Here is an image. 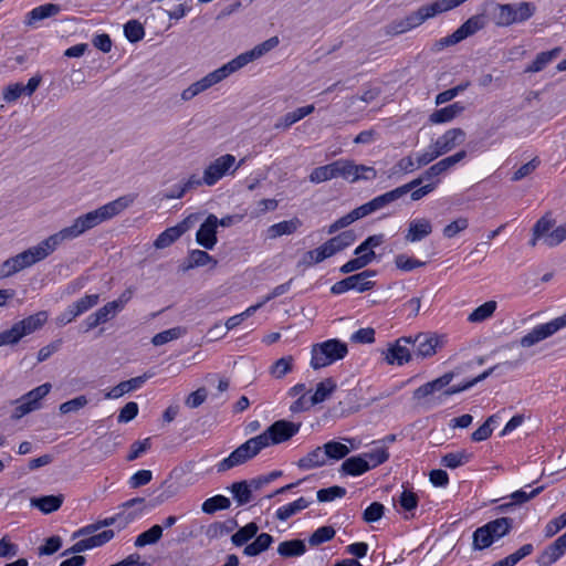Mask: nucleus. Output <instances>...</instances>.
I'll list each match as a JSON object with an SVG mask.
<instances>
[{"instance_id":"4468645a","label":"nucleus","mask_w":566,"mask_h":566,"mask_svg":"<svg viewBox=\"0 0 566 566\" xmlns=\"http://www.w3.org/2000/svg\"><path fill=\"white\" fill-rule=\"evenodd\" d=\"M52 386L49 382L42 384L30 390L17 400V407L13 411V418L20 419L25 415L41 408V400L49 395Z\"/></svg>"},{"instance_id":"6e6552de","label":"nucleus","mask_w":566,"mask_h":566,"mask_svg":"<svg viewBox=\"0 0 566 566\" xmlns=\"http://www.w3.org/2000/svg\"><path fill=\"white\" fill-rule=\"evenodd\" d=\"M232 73L233 71L231 70L230 65L226 63L221 67L208 73L206 76L185 88L181 92L180 97L184 102L191 101L193 97L207 91L211 86L220 83Z\"/></svg>"},{"instance_id":"338daca9","label":"nucleus","mask_w":566,"mask_h":566,"mask_svg":"<svg viewBox=\"0 0 566 566\" xmlns=\"http://www.w3.org/2000/svg\"><path fill=\"white\" fill-rule=\"evenodd\" d=\"M364 458L369 461L373 468L382 464L389 458V453L386 447H376L367 452L361 453Z\"/></svg>"},{"instance_id":"2eb2a0df","label":"nucleus","mask_w":566,"mask_h":566,"mask_svg":"<svg viewBox=\"0 0 566 566\" xmlns=\"http://www.w3.org/2000/svg\"><path fill=\"white\" fill-rule=\"evenodd\" d=\"M279 38L272 36L266 41L255 45L252 50L247 51L244 53L239 54L237 57L228 62L231 70L234 72L239 71L250 62L263 56L265 53L270 52L274 48L279 45Z\"/></svg>"},{"instance_id":"09e8293b","label":"nucleus","mask_w":566,"mask_h":566,"mask_svg":"<svg viewBox=\"0 0 566 566\" xmlns=\"http://www.w3.org/2000/svg\"><path fill=\"white\" fill-rule=\"evenodd\" d=\"M472 457V453L468 452L467 450L450 452L442 457L441 463L446 468L457 469L470 462Z\"/></svg>"},{"instance_id":"f8f14e48","label":"nucleus","mask_w":566,"mask_h":566,"mask_svg":"<svg viewBox=\"0 0 566 566\" xmlns=\"http://www.w3.org/2000/svg\"><path fill=\"white\" fill-rule=\"evenodd\" d=\"M349 159H338L331 164L316 167L308 176L312 184H322L334 178H343L349 181Z\"/></svg>"},{"instance_id":"4c0bfd02","label":"nucleus","mask_w":566,"mask_h":566,"mask_svg":"<svg viewBox=\"0 0 566 566\" xmlns=\"http://www.w3.org/2000/svg\"><path fill=\"white\" fill-rule=\"evenodd\" d=\"M400 198H402V197L399 192V189L395 188L390 191H387L385 193H381V195L373 198L371 200H369L366 203L368 206L370 213H374L376 211L387 208L388 206H390L391 203H394L395 201H397Z\"/></svg>"},{"instance_id":"bb28decb","label":"nucleus","mask_w":566,"mask_h":566,"mask_svg":"<svg viewBox=\"0 0 566 566\" xmlns=\"http://www.w3.org/2000/svg\"><path fill=\"white\" fill-rule=\"evenodd\" d=\"M512 24H521L530 20L536 12V6L533 2L507 3Z\"/></svg>"},{"instance_id":"a211bd4d","label":"nucleus","mask_w":566,"mask_h":566,"mask_svg":"<svg viewBox=\"0 0 566 566\" xmlns=\"http://www.w3.org/2000/svg\"><path fill=\"white\" fill-rule=\"evenodd\" d=\"M114 531L105 530L98 534L92 535L87 538L76 542L72 547L64 551L62 553V556L78 554L95 547H99L109 542L114 537Z\"/></svg>"},{"instance_id":"4be33fe9","label":"nucleus","mask_w":566,"mask_h":566,"mask_svg":"<svg viewBox=\"0 0 566 566\" xmlns=\"http://www.w3.org/2000/svg\"><path fill=\"white\" fill-rule=\"evenodd\" d=\"M465 139V133L461 128L448 129L444 134L437 138L432 145L441 156L454 149Z\"/></svg>"},{"instance_id":"39448f33","label":"nucleus","mask_w":566,"mask_h":566,"mask_svg":"<svg viewBox=\"0 0 566 566\" xmlns=\"http://www.w3.org/2000/svg\"><path fill=\"white\" fill-rule=\"evenodd\" d=\"M243 163L244 159H241L237 164L235 157L231 154L216 158L203 170L205 185L209 187L216 185L224 176L234 174Z\"/></svg>"},{"instance_id":"f03ea898","label":"nucleus","mask_w":566,"mask_h":566,"mask_svg":"<svg viewBox=\"0 0 566 566\" xmlns=\"http://www.w3.org/2000/svg\"><path fill=\"white\" fill-rule=\"evenodd\" d=\"M348 353L347 344L333 338L312 347L311 367L319 369L343 359Z\"/></svg>"},{"instance_id":"f257e3e1","label":"nucleus","mask_w":566,"mask_h":566,"mask_svg":"<svg viewBox=\"0 0 566 566\" xmlns=\"http://www.w3.org/2000/svg\"><path fill=\"white\" fill-rule=\"evenodd\" d=\"M135 200L132 195L119 197L106 205L78 216L71 226L61 229L39 244L9 258L0 264V277H9L51 255L63 242L72 241L86 231L118 216Z\"/></svg>"},{"instance_id":"864d4df0","label":"nucleus","mask_w":566,"mask_h":566,"mask_svg":"<svg viewBox=\"0 0 566 566\" xmlns=\"http://www.w3.org/2000/svg\"><path fill=\"white\" fill-rule=\"evenodd\" d=\"M496 302L495 301H488L483 303L482 305L478 306L469 316L468 321L470 323H481L488 318H490L495 310H496Z\"/></svg>"},{"instance_id":"13d9d810","label":"nucleus","mask_w":566,"mask_h":566,"mask_svg":"<svg viewBox=\"0 0 566 566\" xmlns=\"http://www.w3.org/2000/svg\"><path fill=\"white\" fill-rule=\"evenodd\" d=\"M294 358L293 356H284L277 359L270 368V374L275 379H281L286 376L293 369Z\"/></svg>"},{"instance_id":"dca6fc26","label":"nucleus","mask_w":566,"mask_h":566,"mask_svg":"<svg viewBox=\"0 0 566 566\" xmlns=\"http://www.w3.org/2000/svg\"><path fill=\"white\" fill-rule=\"evenodd\" d=\"M481 10L499 28L511 27V13L507 3H499L494 0H486L481 4Z\"/></svg>"},{"instance_id":"a878e982","label":"nucleus","mask_w":566,"mask_h":566,"mask_svg":"<svg viewBox=\"0 0 566 566\" xmlns=\"http://www.w3.org/2000/svg\"><path fill=\"white\" fill-rule=\"evenodd\" d=\"M486 13L483 11L479 14L472 15L464 23H462L457 30L455 33L459 36L460 41L475 34L478 31L482 30L486 25Z\"/></svg>"},{"instance_id":"ea45409f","label":"nucleus","mask_w":566,"mask_h":566,"mask_svg":"<svg viewBox=\"0 0 566 566\" xmlns=\"http://www.w3.org/2000/svg\"><path fill=\"white\" fill-rule=\"evenodd\" d=\"M560 48H555L551 51L538 53L535 60L526 66L525 72L537 73L543 71L551 62H553L560 54Z\"/></svg>"},{"instance_id":"774afa93","label":"nucleus","mask_w":566,"mask_h":566,"mask_svg":"<svg viewBox=\"0 0 566 566\" xmlns=\"http://www.w3.org/2000/svg\"><path fill=\"white\" fill-rule=\"evenodd\" d=\"M395 264H396L397 269H399L403 272H410L417 268L424 266L426 262L401 253L395 258Z\"/></svg>"},{"instance_id":"8fccbe9b","label":"nucleus","mask_w":566,"mask_h":566,"mask_svg":"<svg viewBox=\"0 0 566 566\" xmlns=\"http://www.w3.org/2000/svg\"><path fill=\"white\" fill-rule=\"evenodd\" d=\"M484 525L478 527L472 535V548L474 551H483L489 548L495 539Z\"/></svg>"},{"instance_id":"37998d69","label":"nucleus","mask_w":566,"mask_h":566,"mask_svg":"<svg viewBox=\"0 0 566 566\" xmlns=\"http://www.w3.org/2000/svg\"><path fill=\"white\" fill-rule=\"evenodd\" d=\"M305 552L306 546L302 539L284 541L277 547V553L285 558L302 556Z\"/></svg>"},{"instance_id":"052dcab7","label":"nucleus","mask_w":566,"mask_h":566,"mask_svg":"<svg viewBox=\"0 0 566 566\" xmlns=\"http://www.w3.org/2000/svg\"><path fill=\"white\" fill-rule=\"evenodd\" d=\"M201 185H205L203 177L200 178L197 175H191L186 181L180 184L176 193H165L164 197L166 199H180L188 190L195 189Z\"/></svg>"},{"instance_id":"e433bc0d","label":"nucleus","mask_w":566,"mask_h":566,"mask_svg":"<svg viewBox=\"0 0 566 566\" xmlns=\"http://www.w3.org/2000/svg\"><path fill=\"white\" fill-rule=\"evenodd\" d=\"M46 319L48 313L45 311H41L17 322V324L22 333V336L24 337L40 329Z\"/></svg>"},{"instance_id":"7c9ffc66","label":"nucleus","mask_w":566,"mask_h":566,"mask_svg":"<svg viewBox=\"0 0 566 566\" xmlns=\"http://www.w3.org/2000/svg\"><path fill=\"white\" fill-rule=\"evenodd\" d=\"M452 379H453V374L446 373L441 377H439L432 381H429V382L420 386L419 388H417L415 390V398L421 399V398L432 395L436 391H440L444 387H447L452 381Z\"/></svg>"},{"instance_id":"cd10ccee","label":"nucleus","mask_w":566,"mask_h":566,"mask_svg":"<svg viewBox=\"0 0 566 566\" xmlns=\"http://www.w3.org/2000/svg\"><path fill=\"white\" fill-rule=\"evenodd\" d=\"M187 230V220H184L177 226L168 228L164 232H161L155 240L154 245L157 249L167 248L171 245L176 240H178Z\"/></svg>"},{"instance_id":"c756f323","label":"nucleus","mask_w":566,"mask_h":566,"mask_svg":"<svg viewBox=\"0 0 566 566\" xmlns=\"http://www.w3.org/2000/svg\"><path fill=\"white\" fill-rule=\"evenodd\" d=\"M64 502V495H44L40 497H32L30 504L32 507H36L44 514H50L57 511Z\"/></svg>"},{"instance_id":"680f3d73","label":"nucleus","mask_w":566,"mask_h":566,"mask_svg":"<svg viewBox=\"0 0 566 566\" xmlns=\"http://www.w3.org/2000/svg\"><path fill=\"white\" fill-rule=\"evenodd\" d=\"M210 262L213 263V266L217 264V261L213 260V258L206 251L192 250L188 255V265L186 266V269L203 266Z\"/></svg>"},{"instance_id":"393cba45","label":"nucleus","mask_w":566,"mask_h":566,"mask_svg":"<svg viewBox=\"0 0 566 566\" xmlns=\"http://www.w3.org/2000/svg\"><path fill=\"white\" fill-rule=\"evenodd\" d=\"M566 553V543L559 536L554 541L551 545H548L538 556L537 564L538 566H551L558 558H560Z\"/></svg>"},{"instance_id":"0eeeda50","label":"nucleus","mask_w":566,"mask_h":566,"mask_svg":"<svg viewBox=\"0 0 566 566\" xmlns=\"http://www.w3.org/2000/svg\"><path fill=\"white\" fill-rule=\"evenodd\" d=\"M232 73L233 71L231 70L230 65L226 63L221 67L208 73L206 76L185 88L181 92L180 97L184 102L191 101L193 97L207 91L211 86L220 83Z\"/></svg>"},{"instance_id":"e2e57ef3","label":"nucleus","mask_w":566,"mask_h":566,"mask_svg":"<svg viewBox=\"0 0 566 566\" xmlns=\"http://www.w3.org/2000/svg\"><path fill=\"white\" fill-rule=\"evenodd\" d=\"M326 459L340 460L349 453V448L337 441H328L324 446Z\"/></svg>"},{"instance_id":"a19ab883","label":"nucleus","mask_w":566,"mask_h":566,"mask_svg":"<svg viewBox=\"0 0 566 566\" xmlns=\"http://www.w3.org/2000/svg\"><path fill=\"white\" fill-rule=\"evenodd\" d=\"M513 518L511 517H499L484 524L492 537L496 541L507 535L513 528Z\"/></svg>"},{"instance_id":"412c9836","label":"nucleus","mask_w":566,"mask_h":566,"mask_svg":"<svg viewBox=\"0 0 566 566\" xmlns=\"http://www.w3.org/2000/svg\"><path fill=\"white\" fill-rule=\"evenodd\" d=\"M439 344L438 337L420 333L411 337V349L416 357L426 358L436 354Z\"/></svg>"},{"instance_id":"79ce46f5","label":"nucleus","mask_w":566,"mask_h":566,"mask_svg":"<svg viewBox=\"0 0 566 566\" xmlns=\"http://www.w3.org/2000/svg\"><path fill=\"white\" fill-rule=\"evenodd\" d=\"M355 232L353 230H346L339 233L338 235L327 240L325 243L327 244L331 253L334 255L337 252L352 245L355 242Z\"/></svg>"},{"instance_id":"f704fd0d","label":"nucleus","mask_w":566,"mask_h":566,"mask_svg":"<svg viewBox=\"0 0 566 566\" xmlns=\"http://www.w3.org/2000/svg\"><path fill=\"white\" fill-rule=\"evenodd\" d=\"M60 11V6L55 3H45L35 7L27 14L25 24L34 25L38 21L56 15Z\"/></svg>"},{"instance_id":"20e7f679","label":"nucleus","mask_w":566,"mask_h":566,"mask_svg":"<svg viewBox=\"0 0 566 566\" xmlns=\"http://www.w3.org/2000/svg\"><path fill=\"white\" fill-rule=\"evenodd\" d=\"M146 507L144 497H134L122 504V511L117 514L97 522V527H108L116 525L118 530L125 528L138 516L143 514Z\"/></svg>"},{"instance_id":"ddd939ff","label":"nucleus","mask_w":566,"mask_h":566,"mask_svg":"<svg viewBox=\"0 0 566 566\" xmlns=\"http://www.w3.org/2000/svg\"><path fill=\"white\" fill-rule=\"evenodd\" d=\"M376 272L371 270H365L360 273L347 276L332 285L331 292L335 295L343 294L348 291H356L359 293L371 290L375 286V282L369 279L375 276Z\"/></svg>"},{"instance_id":"1a4fd4ad","label":"nucleus","mask_w":566,"mask_h":566,"mask_svg":"<svg viewBox=\"0 0 566 566\" xmlns=\"http://www.w3.org/2000/svg\"><path fill=\"white\" fill-rule=\"evenodd\" d=\"M232 73L233 71L231 70L230 65L226 63L221 67L208 73L206 76L185 88L181 92L180 97L184 102L191 101L193 97L207 91L211 86L220 83Z\"/></svg>"},{"instance_id":"72a5a7b5","label":"nucleus","mask_w":566,"mask_h":566,"mask_svg":"<svg viewBox=\"0 0 566 566\" xmlns=\"http://www.w3.org/2000/svg\"><path fill=\"white\" fill-rule=\"evenodd\" d=\"M312 503V500H307L306 497L301 496L297 500L279 507L275 511V517L279 521H287L301 511L307 509Z\"/></svg>"},{"instance_id":"423d86ee","label":"nucleus","mask_w":566,"mask_h":566,"mask_svg":"<svg viewBox=\"0 0 566 566\" xmlns=\"http://www.w3.org/2000/svg\"><path fill=\"white\" fill-rule=\"evenodd\" d=\"M261 451L262 449L256 439L254 437L250 438L216 465L217 472L223 473L234 467L244 464Z\"/></svg>"},{"instance_id":"aec40b11","label":"nucleus","mask_w":566,"mask_h":566,"mask_svg":"<svg viewBox=\"0 0 566 566\" xmlns=\"http://www.w3.org/2000/svg\"><path fill=\"white\" fill-rule=\"evenodd\" d=\"M153 377V374L145 373L144 375L120 381L104 394L105 399H118L124 395L142 388L145 382Z\"/></svg>"},{"instance_id":"7ed1b4c3","label":"nucleus","mask_w":566,"mask_h":566,"mask_svg":"<svg viewBox=\"0 0 566 566\" xmlns=\"http://www.w3.org/2000/svg\"><path fill=\"white\" fill-rule=\"evenodd\" d=\"M300 428L301 423L282 419L273 422L264 432L254 438L263 450L270 446L280 444L290 440L300 431Z\"/></svg>"},{"instance_id":"de8ad7c7","label":"nucleus","mask_w":566,"mask_h":566,"mask_svg":"<svg viewBox=\"0 0 566 566\" xmlns=\"http://www.w3.org/2000/svg\"><path fill=\"white\" fill-rule=\"evenodd\" d=\"M231 493L238 505H245L252 500V489L248 481L234 482L231 488Z\"/></svg>"},{"instance_id":"4d7b16f0","label":"nucleus","mask_w":566,"mask_h":566,"mask_svg":"<svg viewBox=\"0 0 566 566\" xmlns=\"http://www.w3.org/2000/svg\"><path fill=\"white\" fill-rule=\"evenodd\" d=\"M259 531L258 525L254 522L247 524L245 526L238 530L231 537L233 545L242 546L253 538Z\"/></svg>"},{"instance_id":"c85d7f7f","label":"nucleus","mask_w":566,"mask_h":566,"mask_svg":"<svg viewBox=\"0 0 566 566\" xmlns=\"http://www.w3.org/2000/svg\"><path fill=\"white\" fill-rule=\"evenodd\" d=\"M373 469L369 461L361 454L347 458L340 465V471L347 475H361Z\"/></svg>"},{"instance_id":"5701e85b","label":"nucleus","mask_w":566,"mask_h":566,"mask_svg":"<svg viewBox=\"0 0 566 566\" xmlns=\"http://www.w3.org/2000/svg\"><path fill=\"white\" fill-rule=\"evenodd\" d=\"M465 157H467L465 150H460L449 157H446V158L439 160L438 163H436L434 165H432L431 167H429L423 172V178H426L427 180H430L434 177H438L441 174L448 171L450 168L455 166L461 160H463Z\"/></svg>"},{"instance_id":"b1692460","label":"nucleus","mask_w":566,"mask_h":566,"mask_svg":"<svg viewBox=\"0 0 566 566\" xmlns=\"http://www.w3.org/2000/svg\"><path fill=\"white\" fill-rule=\"evenodd\" d=\"M432 232V224L429 219L416 218L409 222L405 239L407 242H419Z\"/></svg>"},{"instance_id":"58836bf2","label":"nucleus","mask_w":566,"mask_h":566,"mask_svg":"<svg viewBox=\"0 0 566 566\" xmlns=\"http://www.w3.org/2000/svg\"><path fill=\"white\" fill-rule=\"evenodd\" d=\"M463 111L464 106L461 103L457 102L433 112L430 115V122L434 124L448 123L452 120L454 117H457L459 114H461Z\"/></svg>"},{"instance_id":"9b49d317","label":"nucleus","mask_w":566,"mask_h":566,"mask_svg":"<svg viewBox=\"0 0 566 566\" xmlns=\"http://www.w3.org/2000/svg\"><path fill=\"white\" fill-rule=\"evenodd\" d=\"M564 327H566V313L549 321L548 323L535 326L521 338L520 344L525 348L532 347L539 342L553 336Z\"/></svg>"},{"instance_id":"0e129e2a","label":"nucleus","mask_w":566,"mask_h":566,"mask_svg":"<svg viewBox=\"0 0 566 566\" xmlns=\"http://www.w3.org/2000/svg\"><path fill=\"white\" fill-rule=\"evenodd\" d=\"M124 34L129 42L136 43L144 38L145 30H144L143 24L139 21L129 20L124 25Z\"/></svg>"},{"instance_id":"f3484780","label":"nucleus","mask_w":566,"mask_h":566,"mask_svg":"<svg viewBox=\"0 0 566 566\" xmlns=\"http://www.w3.org/2000/svg\"><path fill=\"white\" fill-rule=\"evenodd\" d=\"M412 357L411 336L400 337L391 345L387 352L385 359L388 364H397L399 366L408 363Z\"/></svg>"},{"instance_id":"c03bdc74","label":"nucleus","mask_w":566,"mask_h":566,"mask_svg":"<svg viewBox=\"0 0 566 566\" xmlns=\"http://www.w3.org/2000/svg\"><path fill=\"white\" fill-rule=\"evenodd\" d=\"M273 541L274 539L272 535L268 533H261L252 543L245 545L243 554L251 557L256 556L266 551Z\"/></svg>"},{"instance_id":"a18cd8bd","label":"nucleus","mask_w":566,"mask_h":566,"mask_svg":"<svg viewBox=\"0 0 566 566\" xmlns=\"http://www.w3.org/2000/svg\"><path fill=\"white\" fill-rule=\"evenodd\" d=\"M348 169L350 170L349 182L374 180L377 177V170L374 167L356 165L353 160H349Z\"/></svg>"},{"instance_id":"bf43d9fd","label":"nucleus","mask_w":566,"mask_h":566,"mask_svg":"<svg viewBox=\"0 0 566 566\" xmlns=\"http://www.w3.org/2000/svg\"><path fill=\"white\" fill-rule=\"evenodd\" d=\"M237 526L238 523L234 518H230L224 522H216L209 526L207 534L213 538L222 537L223 535L231 533Z\"/></svg>"},{"instance_id":"9d476101","label":"nucleus","mask_w":566,"mask_h":566,"mask_svg":"<svg viewBox=\"0 0 566 566\" xmlns=\"http://www.w3.org/2000/svg\"><path fill=\"white\" fill-rule=\"evenodd\" d=\"M232 73L233 71L231 70L230 65L226 63L221 67L208 73L206 76L185 88L181 92L180 97L184 102L191 101L193 97L207 91L211 86L220 83Z\"/></svg>"},{"instance_id":"3c124183","label":"nucleus","mask_w":566,"mask_h":566,"mask_svg":"<svg viewBox=\"0 0 566 566\" xmlns=\"http://www.w3.org/2000/svg\"><path fill=\"white\" fill-rule=\"evenodd\" d=\"M336 382L332 378L319 381L315 392L311 396L312 403L317 405L325 401L336 389Z\"/></svg>"},{"instance_id":"49530a36","label":"nucleus","mask_w":566,"mask_h":566,"mask_svg":"<svg viewBox=\"0 0 566 566\" xmlns=\"http://www.w3.org/2000/svg\"><path fill=\"white\" fill-rule=\"evenodd\" d=\"M163 537V526L155 524L147 531L140 533L134 542L136 547H144L146 545H154Z\"/></svg>"},{"instance_id":"5fc2aeb1","label":"nucleus","mask_w":566,"mask_h":566,"mask_svg":"<svg viewBox=\"0 0 566 566\" xmlns=\"http://www.w3.org/2000/svg\"><path fill=\"white\" fill-rule=\"evenodd\" d=\"M375 258V252L369 251L365 253V255L357 256L355 259H352L347 261L345 264H343L339 269V271L344 274H348L355 271H358L366 265H368Z\"/></svg>"},{"instance_id":"c9c22d12","label":"nucleus","mask_w":566,"mask_h":566,"mask_svg":"<svg viewBox=\"0 0 566 566\" xmlns=\"http://www.w3.org/2000/svg\"><path fill=\"white\" fill-rule=\"evenodd\" d=\"M327 459L324 447H317L305 457L301 458L296 464L301 470H312L324 465Z\"/></svg>"},{"instance_id":"603ef678","label":"nucleus","mask_w":566,"mask_h":566,"mask_svg":"<svg viewBox=\"0 0 566 566\" xmlns=\"http://www.w3.org/2000/svg\"><path fill=\"white\" fill-rule=\"evenodd\" d=\"M187 334L186 327L182 326H176L166 331H163L158 334H156L151 338V343L154 346H161L164 344H167L171 340L178 339Z\"/></svg>"},{"instance_id":"6ab92c4d","label":"nucleus","mask_w":566,"mask_h":566,"mask_svg":"<svg viewBox=\"0 0 566 566\" xmlns=\"http://www.w3.org/2000/svg\"><path fill=\"white\" fill-rule=\"evenodd\" d=\"M217 216L209 214L196 233L197 243L207 250L213 249L217 243Z\"/></svg>"},{"instance_id":"69168bd1","label":"nucleus","mask_w":566,"mask_h":566,"mask_svg":"<svg viewBox=\"0 0 566 566\" xmlns=\"http://www.w3.org/2000/svg\"><path fill=\"white\" fill-rule=\"evenodd\" d=\"M335 533L332 526H321L308 537V543L311 546H318L331 541L335 536Z\"/></svg>"},{"instance_id":"6e6d98bb","label":"nucleus","mask_w":566,"mask_h":566,"mask_svg":"<svg viewBox=\"0 0 566 566\" xmlns=\"http://www.w3.org/2000/svg\"><path fill=\"white\" fill-rule=\"evenodd\" d=\"M231 505L230 500L224 495H214L212 497L207 499L202 505L201 510L206 514H213L220 510H228Z\"/></svg>"},{"instance_id":"473e14b6","label":"nucleus","mask_w":566,"mask_h":566,"mask_svg":"<svg viewBox=\"0 0 566 566\" xmlns=\"http://www.w3.org/2000/svg\"><path fill=\"white\" fill-rule=\"evenodd\" d=\"M315 107L314 105H306L303 107H298L293 112H290L282 116L275 124V129H282L286 130L289 129L293 124L297 123L298 120L303 119L307 115L312 114L314 112Z\"/></svg>"},{"instance_id":"2f4dec72","label":"nucleus","mask_w":566,"mask_h":566,"mask_svg":"<svg viewBox=\"0 0 566 566\" xmlns=\"http://www.w3.org/2000/svg\"><path fill=\"white\" fill-rule=\"evenodd\" d=\"M303 222L301 219L294 217L290 220H284L277 223H274L268 229V237L270 239H276L282 235H289L295 233L301 227Z\"/></svg>"}]
</instances>
